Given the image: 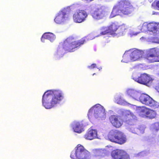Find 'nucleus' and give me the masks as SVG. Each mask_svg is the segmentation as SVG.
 Listing matches in <instances>:
<instances>
[{
    "instance_id": "f03ea898",
    "label": "nucleus",
    "mask_w": 159,
    "mask_h": 159,
    "mask_svg": "<svg viewBox=\"0 0 159 159\" xmlns=\"http://www.w3.org/2000/svg\"><path fill=\"white\" fill-rule=\"evenodd\" d=\"M134 8L129 2L121 0L114 6L110 17L113 18L121 14L129 15L134 11Z\"/></svg>"
},
{
    "instance_id": "412c9836",
    "label": "nucleus",
    "mask_w": 159,
    "mask_h": 159,
    "mask_svg": "<svg viewBox=\"0 0 159 159\" xmlns=\"http://www.w3.org/2000/svg\"><path fill=\"white\" fill-rule=\"evenodd\" d=\"M127 27L124 25H122L118 26V29L116 34L120 35H123L126 32Z\"/></svg>"
},
{
    "instance_id": "bb28decb",
    "label": "nucleus",
    "mask_w": 159,
    "mask_h": 159,
    "mask_svg": "<svg viewBox=\"0 0 159 159\" xmlns=\"http://www.w3.org/2000/svg\"><path fill=\"white\" fill-rule=\"evenodd\" d=\"M96 66L95 64L93 63L92 64L91 66H88V67L90 69H92L96 67Z\"/></svg>"
},
{
    "instance_id": "1a4fd4ad",
    "label": "nucleus",
    "mask_w": 159,
    "mask_h": 159,
    "mask_svg": "<svg viewBox=\"0 0 159 159\" xmlns=\"http://www.w3.org/2000/svg\"><path fill=\"white\" fill-rule=\"evenodd\" d=\"M88 16L86 12L83 10L76 11L73 15V19L76 23H81L84 21Z\"/></svg>"
},
{
    "instance_id": "c85d7f7f",
    "label": "nucleus",
    "mask_w": 159,
    "mask_h": 159,
    "mask_svg": "<svg viewBox=\"0 0 159 159\" xmlns=\"http://www.w3.org/2000/svg\"><path fill=\"white\" fill-rule=\"evenodd\" d=\"M61 48V47H60V46H59L57 48V51H59V50Z\"/></svg>"
},
{
    "instance_id": "a878e982",
    "label": "nucleus",
    "mask_w": 159,
    "mask_h": 159,
    "mask_svg": "<svg viewBox=\"0 0 159 159\" xmlns=\"http://www.w3.org/2000/svg\"><path fill=\"white\" fill-rule=\"evenodd\" d=\"M153 127L156 130H159V122L154 123L153 124Z\"/></svg>"
},
{
    "instance_id": "aec40b11",
    "label": "nucleus",
    "mask_w": 159,
    "mask_h": 159,
    "mask_svg": "<svg viewBox=\"0 0 159 159\" xmlns=\"http://www.w3.org/2000/svg\"><path fill=\"white\" fill-rule=\"evenodd\" d=\"M127 94L129 96L131 97L134 99L138 100L139 98V93L136 91L132 89H129L127 91Z\"/></svg>"
},
{
    "instance_id": "0eeeda50",
    "label": "nucleus",
    "mask_w": 159,
    "mask_h": 159,
    "mask_svg": "<svg viewBox=\"0 0 159 159\" xmlns=\"http://www.w3.org/2000/svg\"><path fill=\"white\" fill-rule=\"evenodd\" d=\"M133 79L138 83L149 86L152 84L153 79L150 75L146 73L141 74L139 76L133 75Z\"/></svg>"
},
{
    "instance_id": "c756f323",
    "label": "nucleus",
    "mask_w": 159,
    "mask_h": 159,
    "mask_svg": "<svg viewBox=\"0 0 159 159\" xmlns=\"http://www.w3.org/2000/svg\"><path fill=\"white\" fill-rule=\"evenodd\" d=\"M95 73H93V75H95Z\"/></svg>"
},
{
    "instance_id": "dca6fc26",
    "label": "nucleus",
    "mask_w": 159,
    "mask_h": 159,
    "mask_svg": "<svg viewBox=\"0 0 159 159\" xmlns=\"http://www.w3.org/2000/svg\"><path fill=\"white\" fill-rule=\"evenodd\" d=\"M97 131L95 129H89L84 136V138L89 140H92L97 138Z\"/></svg>"
},
{
    "instance_id": "20e7f679",
    "label": "nucleus",
    "mask_w": 159,
    "mask_h": 159,
    "mask_svg": "<svg viewBox=\"0 0 159 159\" xmlns=\"http://www.w3.org/2000/svg\"><path fill=\"white\" fill-rule=\"evenodd\" d=\"M108 138L110 141L122 145L127 141L126 135L123 133L117 130H112L109 133Z\"/></svg>"
},
{
    "instance_id": "9d476101",
    "label": "nucleus",
    "mask_w": 159,
    "mask_h": 159,
    "mask_svg": "<svg viewBox=\"0 0 159 159\" xmlns=\"http://www.w3.org/2000/svg\"><path fill=\"white\" fill-rule=\"evenodd\" d=\"M118 26L115 23H112L108 27H106L104 28V30L101 32V34L102 35H105L107 33L111 34H115V32L117 31Z\"/></svg>"
},
{
    "instance_id": "423d86ee",
    "label": "nucleus",
    "mask_w": 159,
    "mask_h": 159,
    "mask_svg": "<svg viewBox=\"0 0 159 159\" xmlns=\"http://www.w3.org/2000/svg\"><path fill=\"white\" fill-rule=\"evenodd\" d=\"M144 58L149 63L159 62V48H153L147 50Z\"/></svg>"
},
{
    "instance_id": "39448f33",
    "label": "nucleus",
    "mask_w": 159,
    "mask_h": 159,
    "mask_svg": "<svg viewBox=\"0 0 159 159\" xmlns=\"http://www.w3.org/2000/svg\"><path fill=\"white\" fill-rule=\"evenodd\" d=\"M70 157L74 159H89L90 154L82 145L78 144L75 148V152H71Z\"/></svg>"
},
{
    "instance_id": "5701e85b",
    "label": "nucleus",
    "mask_w": 159,
    "mask_h": 159,
    "mask_svg": "<svg viewBox=\"0 0 159 159\" xmlns=\"http://www.w3.org/2000/svg\"><path fill=\"white\" fill-rule=\"evenodd\" d=\"M132 117V118H130V119L126 120L127 123L129 125H134L137 119L135 116H133Z\"/></svg>"
},
{
    "instance_id": "6e6552de",
    "label": "nucleus",
    "mask_w": 159,
    "mask_h": 159,
    "mask_svg": "<svg viewBox=\"0 0 159 159\" xmlns=\"http://www.w3.org/2000/svg\"><path fill=\"white\" fill-rule=\"evenodd\" d=\"M138 99L141 103L145 105L154 108H156L158 106L157 102L146 94H142Z\"/></svg>"
},
{
    "instance_id": "f257e3e1",
    "label": "nucleus",
    "mask_w": 159,
    "mask_h": 159,
    "mask_svg": "<svg viewBox=\"0 0 159 159\" xmlns=\"http://www.w3.org/2000/svg\"><path fill=\"white\" fill-rule=\"evenodd\" d=\"M63 98V94L59 90H48L43 96V104L46 108L50 109L59 103Z\"/></svg>"
},
{
    "instance_id": "f3484780",
    "label": "nucleus",
    "mask_w": 159,
    "mask_h": 159,
    "mask_svg": "<svg viewBox=\"0 0 159 159\" xmlns=\"http://www.w3.org/2000/svg\"><path fill=\"white\" fill-rule=\"evenodd\" d=\"M147 27L148 31L159 34V23L151 22L147 24Z\"/></svg>"
},
{
    "instance_id": "ddd939ff",
    "label": "nucleus",
    "mask_w": 159,
    "mask_h": 159,
    "mask_svg": "<svg viewBox=\"0 0 159 159\" xmlns=\"http://www.w3.org/2000/svg\"><path fill=\"white\" fill-rule=\"evenodd\" d=\"M103 109V107L101 105L97 104L92 107L89 110L88 115L91 116L93 113L94 114H98L102 112Z\"/></svg>"
},
{
    "instance_id": "6ab92c4d",
    "label": "nucleus",
    "mask_w": 159,
    "mask_h": 159,
    "mask_svg": "<svg viewBox=\"0 0 159 159\" xmlns=\"http://www.w3.org/2000/svg\"><path fill=\"white\" fill-rule=\"evenodd\" d=\"M83 125L79 122H76L74 123L73 129L74 132L80 133L82 131Z\"/></svg>"
},
{
    "instance_id": "393cba45",
    "label": "nucleus",
    "mask_w": 159,
    "mask_h": 159,
    "mask_svg": "<svg viewBox=\"0 0 159 159\" xmlns=\"http://www.w3.org/2000/svg\"><path fill=\"white\" fill-rule=\"evenodd\" d=\"M123 59L122 61L123 62L127 63L128 62L129 59V56L127 54H124L123 56Z\"/></svg>"
},
{
    "instance_id": "7c9ffc66",
    "label": "nucleus",
    "mask_w": 159,
    "mask_h": 159,
    "mask_svg": "<svg viewBox=\"0 0 159 159\" xmlns=\"http://www.w3.org/2000/svg\"><path fill=\"white\" fill-rule=\"evenodd\" d=\"M129 116H131V114H130V115H129Z\"/></svg>"
},
{
    "instance_id": "b1692460",
    "label": "nucleus",
    "mask_w": 159,
    "mask_h": 159,
    "mask_svg": "<svg viewBox=\"0 0 159 159\" xmlns=\"http://www.w3.org/2000/svg\"><path fill=\"white\" fill-rule=\"evenodd\" d=\"M148 109L149 108L145 107H141L140 109V113L141 114L144 115L146 116V115L147 113Z\"/></svg>"
},
{
    "instance_id": "2eb2a0df",
    "label": "nucleus",
    "mask_w": 159,
    "mask_h": 159,
    "mask_svg": "<svg viewBox=\"0 0 159 159\" xmlns=\"http://www.w3.org/2000/svg\"><path fill=\"white\" fill-rule=\"evenodd\" d=\"M66 10L60 11L54 19V21L57 24H60L63 22L66 17Z\"/></svg>"
},
{
    "instance_id": "4468645a",
    "label": "nucleus",
    "mask_w": 159,
    "mask_h": 159,
    "mask_svg": "<svg viewBox=\"0 0 159 159\" xmlns=\"http://www.w3.org/2000/svg\"><path fill=\"white\" fill-rule=\"evenodd\" d=\"M120 116L114 115H111L109 118V120L112 125L116 128H119L122 125V123L120 121Z\"/></svg>"
},
{
    "instance_id": "a211bd4d",
    "label": "nucleus",
    "mask_w": 159,
    "mask_h": 159,
    "mask_svg": "<svg viewBox=\"0 0 159 159\" xmlns=\"http://www.w3.org/2000/svg\"><path fill=\"white\" fill-rule=\"evenodd\" d=\"M56 36L53 33L50 32L44 33L42 36L41 40L42 42H44L45 39L49 40L51 42H53L55 39Z\"/></svg>"
},
{
    "instance_id": "4be33fe9",
    "label": "nucleus",
    "mask_w": 159,
    "mask_h": 159,
    "mask_svg": "<svg viewBox=\"0 0 159 159\" xmlns=\"http://www.w3.org/2000/svg\"><path fill=\"white\" fill-rule=\"evenodd\" d=\"M157 116L156 111L153 110L149 108L146 117L150 119H152L155 118Z\"/></svg>"
},
{
    "instance_id": "9b49d317",
    "label": "nucleus",
    "mask_w": 159,
    "mask_h": 159,
    "mask_svg": "<svg viewBox=\"0 0 159 159\" xmlns=\"http://www.w3.org/2000/svg\"><path fill=\"white\" fill-rule=\"evenodd\" d=\"M143 53V51L135 49L131 52L129 56L132 61H135L142 57Z\"/></svg>"
},
{
    "instance_id": "f8f14e48",
    "label": "nucleus",
    "mask_w": 159,
    "mask_h": 159,
    "mask_svg": "<svg viewBox=\"0 0 159 159\" xmlns=\"http://www.w3.org/2000/svg\"><path fill=\"white\" fill-rule=\"evenodd\" d=\"M92 15L94 19L97 20L101 19L105 16V12L102 8H98L92 13Z\"/></svg>"
},
{
    "instance_id": "7ed1b4c3",
    "label": "nucleus",
    "mask_w": 159,
    "mask_h": 159,
    "mask_svg": "<svg viewBox=\"0 0 159 159\" xmlns=\"http://www.w3.org/2000/svg\"><path fill=\"white\" fill-rule=\"evenodd\" d=\"M85 41V40L83 38L76 41L75 38L70 36L64 41L62 48L65 51L73 52L75 51V48L83 44Z\"/></svg>"
},
{
    "instance_id": "cd10ccee",
    "label": "nucleus",
    "mask_w": 159,
    "mask_h": 159,
    "mask_svg": "<svg viewBox=\"0 0 159 159\" xmlns=\"http://www.w3.org/2000/svg\"><path fill=\"white\" fill-rule=\"evenodd\" d=\"M156 5L157 7L159 8V0L157 2Z\"/></svg>"
}]
</instances>
